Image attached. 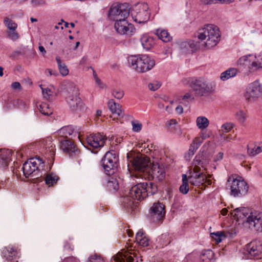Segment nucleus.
<instances>
[{"label": "nucleus", "instance_id": "11", "mask_svg": "<svg viewBox=\"0 0 262 262\" xmlns=\"http://www.w3.org/2000/svg\"><path fill=\"white\" fill-rule=\"evenodd\" d=\"M134 250L132 246H128L126 250L123 249L121 252H119L116 255L114 256L111 260V262H134L133 257L129 254H134L135 252H132ZM89 262H104L102 257L98 255H93L89 259Z\"/></svg>", "mask_w": 262, "mask_h": 262}, {"label": "nucleus", "instance_id": "39", "mask_svg": "<svg viewBox=\"0 0 262 262\" xmlns=\"http://www.w3.org/2000/svg\"><path fill=\"white\" fill-rule=\"evenodd\" d=\"M56 60L60 74L63 76L67 75L69 74V70L66 64L62 62L59 57H56Z\"/></svg>", "mask_w": 262, "mask_h": 262}, {"label": "nucleus", "instance_id": "13", "mask_svg": "<svg viewBox=\"0 0 262 262\" xmlns=\"http://www.w3.org/2000/svg\"><path fill=\"white\" fill-rule=\"evenodd\" d=\"M118 157L114 151L107 152L101 160L102 165L107 175L113 174L118 166Z\"/></svg>", "mask_w": 262, "mask_h": 262}, {"label": "nucleus", "instance_id": "31", "mask_svg": "<svg viewBox=\"0 0 262 262\" xmlns=\"http://www.w3.org/2000/svg\"><path fill=\"white\" fill-rule=\"evenodd\" d=\"M106 181V186L109 191H116L119 189V183L115 178L108 177Z\"/></svg>", "mask_w": 262, "mask_h": 262}, {"label": "nucleus", "instance_id": "43", "mask_svg": "<svg viewBox=\"0 0 262 262\" xmlns=\"http://www.w3.org/2000/svg\"><path fill=\"white\" fill-rule=\"evenodd\" d=\"M210 236L216 243H220L224 238H225L224 234L223 232L219 231L211 233Z\"/></svg>", "mask_w": 262, "mask_h": 262}, {"label": "nucleus", "instance_id": "2", "mask_svg": "<svg viewBox=\"0 0 262 262\" xmlns=\"http://www.w3.org/2000/svg\"><path fill=\"white\" fill-rule=\"evenodd\" d=\"M157 191L155 184L149 181L140 182L133 186L128 195L122 198V202L126 209H132L135 205L134 200L142 201L149 195L155 194Z\"/></svg>", "mask_w": 262, "mask_h": 262}, {"label": "nucleus", "instance_id": "38", "mask_svg": "<svg viewBox=\"0 0 262 262\" xmlns=\"http://www.w3.org/2000/svg\"><path fill=\"white\" fill-rule=\"evenodd\" d=\"M214 253L212 251L207 250L203 251L201 255L202 262H214Z\"/></svg>", "mask_w": 262, "mask_h": 262}, {"label": "nucleus", "instance_id": "12", "mask_svg": "<svg viewBox=\"0 0 262 262\" xmlns=\"http://www.w3.org/2000/svg\"><path fill=\"white\" fill-rule=\"evenodd\" d=\"M44 167L43 162L38 158H31L26 162L22 167L24 176L39 177Z\"/></svg>", "mask_w": 262, "mask_h": 262}, {"label": "nucleus", "instance_id": "9", "mask_svg": "<svg viewBox=\"0 0 262 262\" xmlns=\"http://www.w3.org/2000/svg\"><path fill=\"white\" fill-rule=\"evenodd\" d=\"M227 188L230 190L231 195L234 197L245 195L248 192L249 187L247 182L240 177L234 178L230 177L226 183Z\"/></svg>", "mask_w": 262, "mask_h": 262}, {"label": "nucleus", "instance_id": "19", "mask_svg": "<svg viewBox=\"0 0 262 262\" xmlns=\"http://www.w3.org/2000/svg\"><path fill=\"white\" fill-rule=\"evenodd\" d=\"M66 100L72 112L78 114L83 111L84 105L79 95L68 97Z\"/></svg>", "mask_w": 262, "mask_h": 262}, {"label": "nucleus", "instance_id": "47", "mask_svg": "<svg viewBox=\"0 0 262 262\" xmlns=\"http://www.w3.org/2000/svg\"><path fill=\"white\" fill-rule=\"evenodd\" d=\"M132 124L133 127L132 129L134 132H139L141 130L142 125L138 121H133Z\"/></svg>", "mask_w": 262, "mask_h": 262}, {"label": "nucleus", "instance_id": "48", "mask_svg": "<svg viewBox=\"0 0 262 262\" xmlns=\"http://www.w3.org/2000/svg\"><path fill=\"white\" fill-rule=\"evenodd\" d=\"M112 94L115 98L120 99L124 96V91L120 89H115L113 91Z\"/></svg>", "mask_w": 262, "mask_h": 262}, {"label": "nucleus", "instance_id": "6", "mask_svg": "<svg viewBox=\"0 0 262 262\" xmlns=\"http://www.w3.org/2000/svg\"><path fill=\"white\" fill-rule=\"evenodd\" d=\"M190 86L192 89L195 96H207L214 92L216 83L204 77L193 78L191 79Z\"/></svg>", "mask_w": 262, "mask_h": 262}, {"label": "nucleus", "instance_id": "56", "mask_svg": "<svg viewBox=\"0 0 262 262\" xmlns=\"http://www.w3.org/2000/svg\"><path fill=\"white\" fill-rule=\"evenodd\" d=\"M45 73L47 76H51L52 75L56 76L57 74L56 72H53L51 69H46Z\"/></svg>", "mask_w": 262, "mask_h": 262}, {"label": "nucleus", "instance_id": "58", "mask_svg": "<svg viewBox=\"0 0 262 262\" xmlns=\"http://www.w3.org/2000/svg\"><path fill=\"white\" fill-rule=\"evenodd\" d=\"M88 61V56L87 55L83 56L79 61V64L81 65L86 63Z\"/></svg>", "mask_w": 262, "mask_h": 262}, {"label": "nucleus", "instance_id": "23", "mask_svg": "<svg viewBox=\"0 0 262 262\" xmlns=\"http://www.w3.org/2000/svg\"><path fill=\"white\" fill-rule=\"evenodd\" d=\"M12 152L7 149H0V167H6L11 161Z\"/></svg>", "mask_w": 262, "mask_h": 262}, {"label": "nucleus", "instance_id": "26", "mask_svg": "<svg viewBox=\"0 0 262 262\" xmlns=\"http://www.w3.org/2000/svg\"><path fill=\"white\" fill-rule=\"evenodd\" d=\"M136 241L142 247H146L149 245V239L143 230H140L136 234Z\"/></svg>", "mask_w": 262, "mask_h": 262}, {"label": "nucleus", "instance_id": "8", "mask_svg": "<svg viewBox=\"0 0 262 262\" xmlns=\"http://www.w3.org/2000/svg\"><path fill=\"white\" fill-rule=\"evenodd\" d=\"M129 66L139 73L146 72L153 68L155 60L146 55H132L128 57Z\"/></svg>", "mask_w": 262, "mask_h": 262}, {"label": "nucleus", "instance_id": "14", "mask_svg": "<svg viewBox=\"0 0 262 262\" xmlns=\"http://www.w3.org/2000/svg\"><path fill=\"white\" fill-rule=\"evenodd\" d=\"M148 9V6L146 3H139L136 5L131 11L133 18L139 24L146 22L150 17Z\"/></svg>", "mask_w": 262, "mask_h": 262}, {"label": "nucleus", "instance_id": "35", "mask_svg": "<svg viewBox=\"0 0 262 262\" xmlns=\"http://www.w3.org/2000/svg\"><path fill=\"white\" fill-rule=\"evenodd\" d=\"M15 254V249L10 246L5 247L2 251V256L8 260H11Z\"/></svg>", "mask_w": 262, "mask_h": 262}, {"label": "nucleus", "instance_id": "5", "mask_svg": "<svg viewBox=\"0 0 262 262\" xmlns=\"http://www.w3.org/2000/svg\"><path fill=\"white\" fill-rule=\"evenodd\" d=\"M262 57L260 55L247 54L241 56L236 62V65L242 68L244 77H250L256 74L262 69Z\"/></svg>", "mask_w": 262, "mask_h": 262}, {"label": "nucleus", "instance_id": "27", "mask_svg": "<svg viewBox=\"0 0 262 262\" xmlns=\"http://www.w3.org/2000/svg\"><path fill=\"white\" fill-rule=\"evenodd\" d=\"M45 177L46 184L51 186L56 184L58 180V177L53 173H47L45 170H42L39 177Z\"/></svg>", "mask_w": 262, "mask_h": 262}, {"label": "nucleus", "instance_id": "24", "mask_svg": "<svg viewBox=\"0 0 262 262\" xmlns=\"http://www.w3.org/2000/svg\"><path fill=\"white\" fill-rule=\"evenodd\" d=\"M42 144L49 156L52 157L55 153V145L53 143L51 137H48L42 141Z\"/></svg>", "mask_w": 262, "mask_h": 262}, {"label": "nucleus", "instance_id": "20", "mask_svg": "<svg viewBox=\"0 0 262 262\" xmlns=\"http://www.w3.org/2000/svg\"><path fill=\"white\" fill-rule=\"evenodd\" d=\"M150 214L155 221L163 220L165 214V205L159 202L154 203L150 208Z\"/></svg>", "mask_w": 262, "mask_h": 262}, {"label": "nucleus", "instance_id": "15", "mask_svg": "<svg viewBox=\"0 0 262 262\" xmlns=\"http://www.w3.org/2000/svg\"><path fill=\"white\" fill-rule=\"evenodd\" d=\"M262 94V84L259 80L250 83L244 93L245 100L249 102H254L260 97Z\"/></svg>", "mask_w": 262, "mask_h": 262}, {"label": "nucleus", "instance_id": "28", "mask_svg": "<svg viewBox=\"0 0 262 262\" xmlns=\"http://www.w3.org/2000/svg\"><path fill=\"white\" fill-rule=\"evenodd\" d=\"M140 41L143 47L146 50H149L155 44L154 38L146 34L141 36Z\"/></svg>", "mask_w": 262, "mask_h": 262}, {"label": "nucleus", "instance_id": "17", "mask_svg": "<svg viewBox=\"0 0 262 262\" xmlns=\"http://www.w3.org/2000/svg\"><path fill=\"white\" fill-rule=\"evenodd\" d=\"M114 27L116 31L120 34L130 36L135 31L133 25L128 23L126 19L116 21Z\"/></svg>", "mask_w": 262, "mask_h": 262}, {"label": "nucleus", "instance_id": "52", "mask_svg": "<svg viewBox=\"0 0 262 262\" xmlns=\"http://www.w3.org/2000/svg\"><path fill=\"white\" fill-rule=\"evenodd\" d=\"M204 138L200 137H196L193 141V143L191 145H193L194 147H196V149H198L199 147L201 145L203 141Z\"/></svg>", "mask_w": 262, "mask_h": 262}, {"label": "nucleus", "instance_id": "62", "mask_svg": "<svg viewBox=\"0 0 262 262\" xmlns=\"http://www.w3.org/2000/svg\"><path fill=\"white\" fill-rule=\"evenodd\" d=\"M177 123V122L176 120L174 119H171L170 120V121H169L167 123V126L168 127L169 126H171L172 125H174V124H176Z\"/></svg>", "mask_w": 262, "mask_h": 262}, {"label": "nucleus", "instance_id": "7", "mask_svg": "<svg viewBox=\"0 0 262 262\" xmlns=\"http://www.w3.org/2000/svg\"><path fill=\"white\" fill-rule=\"evenodd\" d=\"M127 158L136 170L138 171L139 173L136 175V177H141L144 178V176L149 169L151 163L149 158L140 153L135 154L130 152L127 154Z\"/></svg>", "mask_w": 262, "mask_h": 262}, {"label": "nucleus", "instance_id": "54", "mask_svg": "<svg viewBox=\"0 0 262 262\" xmlns=\"http://www.w3.org/2000/svg\"><path fill=\"white\" fill-rule=\"evenodd\" d=\"M201 2L203 5H211L217 3V0H201Z\"/></svg>", "mask_w": 262, "mask_h": 262}, {"label": "nucleus", "instance_id": "21", "mask_svg": "<svg viewBox=\"0 0 262 262\" xmlns=\"http://www.w3.org/2000/svg\"><path fill=\"white\" fill-rule=\"evenodd\" d=\"M62 94L65 99H67L68 97L79 95V93L78 88L73 82L66 81L62 84Z\"/></svg>", "mask_w": 262, "mask_h": 262}, {"label": "nucleus", "instance_id": "40", "mask_svg": "<svg viewBox=\"0 0 262 262\" xmlns=\"http://www.w3.org/2000/svg\"><path fill=\"white\" fill-rule=\"evenodd\" d=\"M37 107L39 112L44 115L49 116L53 113L52 110L48 103H41L37 106Z\"/></svg>", "mask_w": 262, "mask_h": 262}, {"label": "nucleus", "instance_id": "16", "mask_svg": "<svg viewBox=\"0 0 262 262\" xmlns=\"http://www.w3.org/2000/svg\"><path fill=\"white\" fill-rule=\"evenodd\" d=\"M165 177V170L162 164L153 162L151 167L144 176V178H152L155 180L161 181Z\"/></svg>", "mask_w": 262, "mask_h": 262}, {"label": "nucleus", "instance_id": "50", "mask_svg": "<svg viewBox=\"0 0 262 262\" xmlns=\"http://www.w3.org/2000/svg\"><path fill=\"white\" fill-rule=\"evenodd\" d=\"M31 4L33 7H36L46 5V2L45 0H31Z\"/></svg>", "mask_w": 262, "mask_h": 262}, {"label": "nucleus", "instance_id": "49", "mask_svg": "<svg viewBox=\"0 0 262 262\" xmlns=\"http://www.w3.org/2000/svg\"><path fill=\"white\" fill-rule=\"evenodd\" d=\"M196 147H194L193 145L190 146L189 150L185 154V158L187 160H190V158L192 157V156L194 154L195 152L196 151Z\"/></svg>", "mask_w": 262, "mask_h": 262}, {"label": "nucleus", "instance_id": "61", "mask_svg": "<svg viewBox=\"0 0 262 262\" xmlns=\"http://www.w3.org/2000/svg\"><path fill=\"white\" fill-rule=\"evenodd\" d=\"M176 112L178 114H182L183 112V108L182 107V106L181 105H178L176 108Z\"/></svg>", "mask_w": 262, "mask_h": 262}, {"label": "nucleus", "instance_id": "45", "mask_svg": "<svg viewBox=\"0 0 262 262\" xmlns=\"http://www.w3.org/2000/svg\"><path fill=\"white\" fill-rule=\"evenodd\" d=\"M235 124L232 122H226L224 123L221 126V131L223 133H228L234 127Z\"/></svg>", "mask_w": 262, "mask_h": 262}, {"label": "nucleus", "instance_id": "41", "mask_svg": "<svg viewBox=\"0 0 262 262\" xmlns=\"http://www.w3.org/2000/svg\"><path fill=\"white\" fill-rule=\"evenodd\" d=\"M248 154L250 156H254L261 152V147L254 144H250L248 145Z\"/></svg>", "mask_w": 262, "mask_h": 262}, {"label": "nucleus", "instance_id": "29", "mask_svg": "<svg viewBox=\"0 0 262 262\" xmlns=\"http://www.w3.org/2000/svg\"><path fill=\"white\" fill-rule=\"evenodd\" d=\"M247 251L251 256L255 257L261 252V248L256 245L255 242H252L247 245Z\"/></svg>", "mask_w": 262, "mask_h": 262}, {"label": "nucleus", "instance_id": "22", "mask_svg": "<svg viewBox=\"0 0 262 262\" xmlns=\"http://www.w3.org/2000/svg\"><path fill=\"white\" fill-rule=\"evenodd\" d=\"M60 149L64 152L71 155L77 151L74 143L69 139H61L60 140Z\"/></svg>", "mask_w": 262, "mask_h": 262}, {"label": "nucleus", "instance_id": "46", "mask_svg": "<svg viewBox=\"0 0 262 262\" xmlns=\"http://www.w3.org/2000/svg\"><path fill=\"white\" fill-rule=\"evenodd\" d=\"M41 89L43 98L48 100H50L53 94L52 91L49 88L43 89L41 88Z\"/></svg>", "mask_w": 262, "mask_h": 262}, {"label": "nucleus", "instance_id": "18", "mask_svg": "<svg viewBox=\"0 0 262 262\" xmlns=\"http://www.w3.org/2000/svg\"><path fill=\"white\" fill-rule=\"evenodd\" d=\"M106 139L100 133L90 134L86 138L87 148H97L104 145Z\"/></svg>", "mask_w": 262, "mask_h": 262}, {"label": "nucleus", "instance_id": "10", "mask_svg": "<svg viewBox=\"0 0 262 262\" xmlns=\"http://www.w3.org/2000/svg\"><path fill=\"white\" fill-rule=\"evenodd\" d=\"M129 6L128 3H115L110 7L108 13L110 19L117 21L126 19L129 14Z\"/></svg>", "mask_w": 262, "mask_h": 262}, {"label": "nucleus", "instance_id": "33", "mask_svg": "<svg viewBox=\"0 0 262 262\" xmlns=\"http://www.w3.org/2000/svg\"><path fill=\"white\" fill-rule=\"evenodd\" d=\"M209 124V120L204 116H199L196 119V125L199 129L202 130L206 129Z\"/></svg>", "mask_w": 262, "mask_h": 262}, {"label": "nucleus", "instance_id": "34", "mask_svg": "<svg viewBox=\"0 0 262 262\" xmlns=\"http://www.w3.org/2000/svg\"><path fill=\"white\" fill-rule=\"evenodd\" d=\"M182 185L180 187V191L185 194H187L189 191L188 182L189 183V174L187 176L185 174L182 176Z\"/></svg>", "mask_w": 262, "mask_h": 262}, {"label": "nucleus", "instance_id": "63", "mask_svg": "<svg viewBox=\"0 0 262 262\" xmlns=\"http://www.w3.org/2000/svg\"><path fill=\"white\" fill-rule=\"evenodd\" d=\"M38 49L39 51L41 52L43 55H44L46 53V51L43 46H39Z\"/></svg>", "mask_w": 262, "mask_h": 262}, {"label": "nucleus", "instance_id": "44", "mask_svg": "<svg viewBox=\"0 0 262 262\" xmlns=\"http://www.w3.org/2000/svg\"><path fill=\"white\" fill-rule=\"evenodd\" d=\"M7 34L9 38L13 41H16L19 38V35L16 30H7Z\"/></svg>", "mask_w": 262, "mask_h": 262}, {"label": "nucleus", "instance_id": "3", "mask_svg": "<svg viewBox=\"0 0 262 262\" xmlns=\"http://www.w3.org/2000/svg\"><path fill=\"white\" fill-rule=\"evenodd\" d=\"M208 163V160L202 154H198L195 157L189 170V183L191 185L200 186L206 182L208 185L211 184V181L207 180L204 172Z\"/></svg>", "mask_w": 262, "mask_h": 262}, {"label": "nucleus", "instance_id": "37", "mask_svg": "<svg viewBox=\"0 0 262 262\" xmlns=\"http://www.w3.org/2000/svg\"><path fill=\"white\" fill-rule=\"evenodd\" d=\"M73 132V130L71 126H66L59 129L57 132V134L60 137L67 138L68 136L72 135Z\"/></svg>", "mask_w": 262, "mask_h": 262}, {"label": "nucleus", "instance_id": "59", "mask_svg": "<svg viewBox=\"0 0 262 262\" xmlns=\"http://www.w3.org/2000/svg\"><path fill=\"white\" fill-rule=\"evenodd\" d=\"M8 186L7 183L5 181H0V189H8Z\"/></svg>", "mask_w": 262, "mask_h": 262}, {"label": "nucleus", "instance_id": "64", "mask_svg": "<svg viewBox=\"0 0 262 262\" xmlns=\"http://www.w3.org/2000/svg\"><path fill=\"white\" fill-rule=\"evenodd\" d=\"M223 138L224 140L227 142L230 141L232 139V137L230 135H228L227 136H224Z\"/></svg>", "mask_w": 262, "mask_h": 262}, {"label": "nucleus", "instance_id": "30", "mask_svg": "<svg viewBox=\"0 0 262 262\" xmlns=\"http://www.w3.org/2000/svg\"><path fill=\"white\" fill-rule=\"evenodd\" d=\"M238 72L236 68H231L221 73L220 78L222 80L225 81L230 78L235 77Z\"/></svg>", "mask_w": 262, "mask_h": 262}, {"label": "nucleus", "instance_id": "4", "mask_svg": "<svg viewBox=\"0 0 262 262\" xmlns=\"http://www.w3.org/2000/svg\"><path fill=\"white\" fill-rule=\"evenodd\" d=\"M197 37L202 47L206 49H210L219 42L221 33L217 26L208 24L198 31Z\"/></svg>", "mask_w": 262, "mask_h": 262}, {"label": "nucleus", "instance_id": "32", "mask_svg": "<svg viewBox=\"0 0 262 262\" xmlns=\"http://www.w3.org/2000/svg\"><path fill=\"white\" fill-rule=\"evenodd\" d=\"M156 34L164 42H168L172 39V37L167 30L162 29H158L156 30Z\"/></svg>", "mask_w": 262, "mask_h": 262}, {"label": "nucleus", "instance_id": "55", "mask_svg": "<svg viewBox=\"0 0 262 262\" xmlns=\"http://www.w3.org/2000/svg\"><path fill=\"white\" fill-rule=\"evenodd\" d=\"M11 88L14 90H21V87L20 84L18 82H14L11 84Z\"/></svg>", "mask_w": 262, "mask_h": 262}, {"label": "nucleus", "instance_id": "36", "mask_svg": "<svg viewBox=\"0 0 262 262\" xmlns=\"http://www.w3.org/2000/svg\"><path fill=\"white\" fill-rule=\"evenodd\" d=\"M235 118L239 123L244 125L248 118L247 111L242 110H238L235 114Z\"/></svg>", "mask_w": 262, "mask_h": 262}, {"label": "nucleus", "instance_id": "1", "mask_svg": "<svg viewBox=\"0 0 262 262\" xmlns=\"http://www.w3.org/2000/svg\"><path fill=\"white\" fill-rule=\"evenodd\" d=\"M230 214L239 224L246 229L258 230L262 225V213L258 210L246 207H238L231 211Z\"/></svg>", "mask_w": 262, "mask_h": 262}, {"label": "nucleus", "instance_id": "51", "mask_svg": "<svg viewBox=\"0 0 262 262\" xmlns=\"http://www.w3.org/2000/svg\"><path fill=\"white\" fill-rule=\"evenodd\" d=\"M161 86L160 83L158 81H154L148 84L149 90L155 91L157 90Z\"/></svg>", "mask_w": 262, "mask_h": 262}, {"label": "nucleus", "instance_id": "53", "mask_svg": "<svg viewBox=\"0 0 262 262\" xmlns=\"http://www.w3.org/2000/svg\"><path fill=\"white\" fill-rule=\"evenodd\" d=\"M93 76H94V78L96 84L98 86H99L100 89L103 88H104L103 84L101 82V80L97 77V76L96 74V73H95V72H94V73H93Z\"/></svg>", "mask_w": 262, "mask_h": 262}, {"label": "nucleus", "instance_id": "25", "mask_svg": "<svg viewBox=\"0 0 262 262\" xmlns=\"http://www.w3.org/2000/svg\"><path fill=\"white\" fill-rule=\"evenodd\" d=\"M108 106L113 114L117 115L119 117L123 116L122 106L119 103L115 102L113 99L108 101Z\"/></svg>", "mask_w": 262, "mask_h": 262}, {"label": "nucleus", "instance_id": "60", "mask_svg": "<svg viewBox=\"0 0 262 262\" xmlns=\"http://www.w3.org/2000/svg\"><path fill=\"white\" fill-rule=\"evenodd\" d=\"M223 156H224L223 152H219L216 155V156L215 158V161H217L221 160L223 158Z\"/></svg>", "mask_w": 262, "mask_h": 262}, {"label": "nucleus", "instance_id": "57", "mask_svg": "<svg viewBox=\"0 0 262 262\" xmlns=\"http://www.w3.org/2000/svg\"><path fill=\"white\" fill-rule=\"evenodd\" d=\"M187 46H189L192 50H194L196 48V45L193 41H190L189 42H185V47H186Z\"/></svg>", "mask_w": 262, "mask_h": 262}, {"label": "nucleus", "instance_id": "42", "mask_svg": "<svg viewBox=\"0 0 262 262\" xmlns=\"http://www.w3.org/2000/svg\"><path fill=\"white\" fill-rule=\"evenodd\" d=\"M4 24L7 27V30H16L17 25L11 18L5 17L4 19Z\"/></svg>", "mask_w": 262, "mask_h": 262}]
</instances>
